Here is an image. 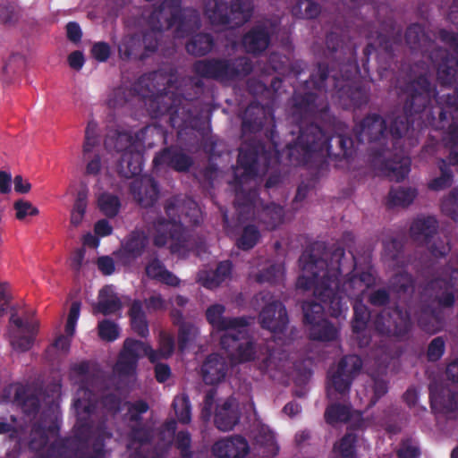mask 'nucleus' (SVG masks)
<instances>
[{"label": "nucleus", "instance_id": "nucleus-46", "mask_svg": "<svg viewBox=\"0 0 458 458\" xmlns=\"http://www.w3.org/2000/svg\"><path fill=\"white\" fill-rule=\"evenodd\" d=\"M321 13V5L313 0H296L291 7V13L296 19L313 20Z\"/></svg>", "mask_w": 458, "mask_h": 458}, {"label": "nucleus", "instance_id": "nucleus-37", "mask_svg": "<svg viewBox=\"0 0 458 458\" xmlns=\"http://www.w3.org/2000/svg\"><path fill=\"white\" fill-rule=\"evenodd\" d=\"M128 317L132 331L141 338L149 335L148 321L140 300H133L128 310Z\"/></svg>", "mask_w": 458, "mask_h": 458}, {"label": "nucleus", "instance_id": "nucleus-45", "mask_svg": "<svg viewBox=\"0 0 458 458\" xmlns=\"http://www.w3.org/2000/svg\"><path fill=\"white\" fill-rule=\"evenodd\" d=\"M118 54L123 60H129L131 57H140L141 55V37L138 34H129L122 38L117 45Z\"/></svg>", "mask_w": 458, "mask_h": 458}, {"label": "nucleus", "instance_id": "nucleus-16", "mask_svg": "<svg viewBox=\"0 0 458 458\" xmlns=\"http://www.w3.org/2000/svg\"><path fill=\"white\" fill-rule=\"evenodd\" d=\"M438 222L431 216L417 217L410 227L411 238L421 246H426L430 254L438 259L445 257L451 250L448 242L435 236L437 233Z\"/></svg>", "mask_w": 458, "mask_h": 458}, {"label": "nucleus", "instance_id": "nucleus-26", "mask_svg": "<svg viewBox=\"0 0 458 458\" xmlns=\"http://www.w3.org/2000/svg\"><path fill=\"white\" fill-rule=\"evenodd\" d=\"M192 158L177 147H167L157 153L153 158V166H167L177 172H187L192 165Z\"/></svg>", "mask_w": 458, "mask_h": 458}, {"label": "nucleus", "instance_id": "nucleus-6", "mask_svg": "<svg viewBox=\"0 0 458 458\" xmlns=\"http://www.w3.org/2000/svg\"><path fill=\"white\" fill-rule=\"evenodd\" d=\"M448 20L458 27V0H453ZM405 42L412 53L420 54L437 69V78L441 86H452L458 81V33L441 30V41L452 47L455 54L437 47L419 23L411 24L405 31Z\"/></svg>", "mask_w": 458, "mask_h": 458}, {"label": "nucleus", "instance_id": "nucleus-28", "mask_svg": "<svg viewBox=\"0 0 458 458\" xmlns=\"http://www.w3.org/2000/svg\"><path fill=\"white\" fill-rule=\"evenodd\" d=\"M225 308L222 304H213L206 310L207 321L217 331L236 330L246 328L250 325L247 317H224Z\"/></svg>", "mask_w": 458, "mask_h": 458}, {"label": "nucleus", "instance_id": "nucleus-54", "mask_svg": "<svg viewBox=\"0 0 458 458\" xmlns=\"http://www.w3.org/2000/svg\"><path fill=\"white\" fill-rule=\"evenodd\" d=\"M98 205L100 211L106 216L113 218L117 216L120 210L121 201L118 196L109 192H104L98 197Z\"/></svg>", "mask_w": 458, "mask_h": 458}, {"label": "nucleus", "instance_id": "nucleus-36", "mask_svg": "<svg viewBox=\"0 0 458 458\" xmlns=\"http://www.w3.org/2000/svg\"><path fill=\"white\" fill-rule=\"evenodd\" d=\"M174 337L165 331L159 333L158 349L154 350L149 344L143 343L144 355L147 356L151 363H156L159 360L170 358L174 352Z\"/></svg>", "mask_w": 458, "mask_h": 458}, {"label": "nucleus", "instance_id": "nucleus-57", "mask_svg": "<svg viewBox=\"0 0 458 458\" xmlns=\"http://www.w3.org/2000/svg\"><path fill=\"white\" fill-rule=\"evenodd\" d=\"M378 48L387 58L393 59L394 52L402 46V35L396 33L394 35L379 34L377 37Z\"/></svg>", "mask_w": 458, "mask_h": 458}, {"label": "nucleus", "instance_id": "nucleus-34", "mask_svg": "<svg viewBox=\"0 0 458 458\" xmlns=\"http://www.w3.org/2000/svg\"><path fill=\"white\" fill-rule=\"evenodd\" d=\"M59 432V427L55 423H52L48 427H44L41 422L33 425L30 433V448L36 453L35 457L39 454L46 453V447L49 442V435L56 436Z\"/></svg>", "mask_w": 458, "mask_h": 458}, {"label": "nucleus", "instance_id": "nucleus-1", "mask_svg": "<svg viewBox=\"0 0 458 458\" xmlns=\"http://www.w3.org/2000/svg\"><path fill=\"white\" fill-rule=\"evenodd\" d=\"M291 117L299 127V136L284 151L291 165L310 168L321 165L326 157L348 159L354 151L352 137L343 133L328 135L317 123H331L334 117L329 112L327 98L314 92H294L292 98Z\"/></svg>", "mask_w": 458, "mask_h": 458}, {"label": "nucleus", "instance_id": "nucleus-25", "mask_svg": "<svg viewBox=\"0 0 458 458\" xmlns=\"http://www.w3.org/2000/svg\"><path fill=\"white\" fill-rule=\"evenodd\" d=\"M143 342L127 338L119 354L114 370L121 376H131L136 371L139 359L144 355Z\"/></svg>", "mask_w": 458, "mask_h": 458}, {"label": "nucleus", "instance_id": "nucleus-23", "mask_svg": "<svg viewBox=\"0 0 458 458\" xmlns=\"http://www.w3.org/2000/svg\"><path fill=\"white\" fill-rule=\"evenodd\" d=\"M148 243V236L144 231L134 230L124 239L121 249L114 253L115 257L123 265L130 266L143 255Z\"/></svg>", "mask_w": 458, "mask_h": 458}, {"label": "nucleus", "instance_id": "nucleus-59", "mask_svg": "<svg viewBox=\"0 0 458 458\" xmlns=\"http://www.w3.org/2000/svg\"><path fill=\"white\" fill-rule=\"evenodd\" d=\"M124 405L127 408L126 416L130 424L142 422V414L149 410V404L142 399L134 402L127 401Z\"/></svg>", "mask_w": 458, "mask_h": 458}, {"label": "nucleus", "instance_id": "nucleus-33", "mask_svg": "<svg viewBox=\"0 0 458 458\" xmlns=\"http://www.w3.org/2000/svg\"><path fill=\"white\" fill-rule=\"evenodd\" d=\"M143 153L138 148L121 154L116 164V172L121 177L133 178L142 171Z\"/></svg>", "mask_w": 458, "mask_h": 458}, {"label": "nucleus", "instance_id": "nucleus-2", "mask_svg": "<svg viewBox=\"0 0 458 458\" xmlns=\"http://www.w3.org/2000/svg\"><path fill=\"white\" fill-rule=\"evenodd\" d=\"M266 125L267 128L265 136L268 140L267 143L250 139L239 148L237 165L242 172L241 174H235L237 183H242L243 180L254 179L259 175H265L269 172L265 182L267 189L276 187L282 182L275 116L270 107L256 101L251 102L242 116V133L243 135L257 133Z\"/></svg>", "mask_w": 458, "mask_h": 458}, {"label": "nucleus", "instance_id": "nucleus-44", "mask_svg": "<svg viewBox=\"0 0 458 458\" xmlns=\"http://www.w3.org/2000/svg\"><path fill=\"white\" fill-rule=\"evenodd\" d=\"M14 402L21 408L27 416L35 417L40 408L39 398L33 394H29L23 386L17 387L14 394Z\"/></svg>", "mask_w": 458, "mask_h": 458}, {"label": "nucleus", "instance_id": "nucleus-64", "mask_svg": "<svg viewBox=\"0 0 458 458\" xmlns=\"http://www.w3.org/2000/svg\"><path fill=\"white\" fill-rule=\"evenodd\" d=\"M441 209L445 216L458 221V189L450 191L448 197L442 201Z\"/></svg>", "mask_w": 458, "mask_h": 458}, {"label": "nucleus", "instance_id": "nucleus-56", "mask_svg": "<svg viewBox=\"0 0 458 458\" xmlns=\"http://www.w3.org/2000/svg\"><path fill=\"white\" fill-rule=\"evenodd\" d=\"M439 169L440 176L432 179L428 184V189L435 191L449 188L453 182V172L445 159H441Z\"/></svg>", "mask_w": 458, "mask_h": 458}, {"label": "nucleus", "instance_id": "nucleus-42", "mask_svg": "<svg viewBox=\"0 0 458 458\" xmlns=\"http://www.w3.org/2000/svg\"><path fill=\"white\" fill-rule=\"evenodd\" d=\"M239 169H241L238 165L237 168L233 172V180L230 182V183L234 184L235 186V199H234V206L236 209L238 210L240 215L244 214H250L253 212L254 209V202L256 199V191H250L248 192H245L242 191V184L247 181L243 180L242 183H237L235 182V174H238Z\"/></svg>", "mask_w": 458, "mask_h": 458}, {"label": "nucleus", "instance_id": "nucleus-19", "mask_svg": "<svg viewBox=\"0 0 458 458\" xmlns=\"http://www.w3.org/2000/svg\"><path fill=\"white\" fill-rule=\"evenodd\" d=\"M362 368V360L356 354L344 356L338 362L336 369L328 377L327 395L332 397V390L335 393L348 394L353 379Z\"/></svg>", "mask_w": 458, "mask_h": 458}, {"label": "nucleus", "instance_id": "nucleus-58", "mask_svg": "<svg viewBox=\"0 0 458 458\" xmlns=\"http://www.w3.org/2000/svg\"><path fill=\"white\" fill-rule=\"evenodd\" d=\"M369 319L368 308L361 302L356 301L353 305V318L352 320V330L355 334L363 332Z\"/></svg>", "mask_w": 458, "mask_h": 458}, {"label": "nucleus", "instance_id": "nucleus-40", "mask_svg": "<svg viewBox=\"0 0 458 458\" xmlns=\"http://www.w3.org/2000/svg\"><path fill=\"white\" fill-rule=\"evenodd\" d=\"M429 403L431 408L437 409L439 407L445 414H458V393L448 390L445 394L443 392H438L432 386L429 387Z\"/></svg>", "mask_w": 458, "mask_h": 458}, {"label": "nucleus", "instance_id": "nucleus-30", "mask_svg": "<svg viewBox=\"0 0 458 458\" xmlns=\"http://www.w3.org/2000/svg\"><path fill=\"white\" fill-rule=\"evenodd\" d=\"M249 451L247 440L240 435L222 438L212 446V454L217 458H244Z\"/></svg>", "mask_w": 458, "mask_h": 458}, {"label": "nucleus", "instance_id": "nucleus-53", "mask_svg": "<svg viewBox=\"0 0 458 458\" xmlns=\"http://www.w3.org/2000/svg\"><path fill=\"white\" fill-rule=\"evenodd\" d=\"M284 275V267L282 264L273 263L264 267L256 275V281L259 284H270L279 283Z\"/></svg>", "mask_w": 458, "mask_h": 458}, {"label": "nucleus", "instance_id": "nucleus-60", "mask_svg": "<svg viewBox=\"0 0 458 458\" xmlns=\"http://www.w3.org/2000/svg\"><path fill=\"white\" fill-rule=\"evenodd\" d=\"M105 294L106 289H102L99 292V301L95 310L106 316L120 310L122 308L121 300L116 295L106 299Z\"/></svg>", "mask_w": 458, "mask_h": 458}, {"label": "nucleus", "instance_id": "nucleus-5", "mask_svg": "<svg viewBox=\"0 0 458 458\" xmlns=\"http://www.w3.org/2000/svg\"><path fill=\"white\" fill-rule=\"evenodd\" d=\"M73 407L78 416L73 436L55 439L46 448V453L37 458H106V441L113 434L105 421L94 427L91 416L96 412L97 404L77 399Z\"/></svg>", "mask_w": 458, "mask_h": 458}, {"label": "nucleus", "instance_id": "nucleus-7", "mask_svg": "<svg viewBox=\"0 0 458 458\" xmlns=\"http://www.w3.org/2000/svg\"><path fill=\"white\" fill-rule=\"evenodd\" d=\"M359 143L368 141L369 157L374 169L390 181L401 182L411 171V158L402 151L393 153L386 120L377 114H369L353 128Z\"/></svg>", "mask_w": 458, "mask_h": 458}, {"label": "nucleus", "instance_id": "nucleus-15", "mask_svg": "<svg viewBox=\"0 0 458 458\" xmlns=\"http://www.w3.org/2000/svg\"><path fill=\"white\" fill-rule=\"evenodd\" d=\"M303 324L309 337L314 341L331 342L338 337L339 331L324 317L326 306L315 301H304L302 304Z\"/></svg>", "mask_w": 458, "mask_h": 458}, {"label": "nucleus", "instance_id": "nucleus-18", "mask_svg": "<svg viewBox=\"0 0 458 458\" xmlns=\"http://www.w3.org/2000/svg\"><path fill=\"white\" fill-rule=\"evenodd\" d=\"M373 324L379 335L397 338L407 336L412 326L410 313L399 306L381 310Z\"/></svg>", "mask_w": 458, "mask_h": 458}, {"label": "nucleus", "instance_id": "nucleus-62", "mask_svg": "<svg viewBox=\"0 0 458 458\" xmlns=\"http://www.w3.org/2000/svg\"><path fill=\"white\" fill-rule=\"evenodd\" d=\"M198 335V328L194 324L182 323L178 327V350L183 352L191 342H192Z\"/></svg>", "mask_w": 458, "mask_h": 458}, {"label": "nucleus", "instance_id": "nucleus-55", "mask_svg": "<svg viewBox=\"0 0 458 458\" xmlns=\"http://www.w3.org/2000/svg\"><path fill=\"white\" fill-rule=\"evenodd\" d=\"M172 406L180 423L188 424L191 422V405L187 394L176 395Z\"/></svg>", "mask_w": 458, "mask_h": 458}, {"label": "nucleus", "instance_id": "nucleus-31", "mask_svg": "<svg viewBox=\"0 0 458 458\" xmlns=\"http://www.w3.org/2000/svg\"><path fill=\"white\" fill-rule=\"evenodd\" d=\"M240 418L238 403L234 398H227L222 404L216 406L214 423L219 430L229 431L239 423Z\"/></svg>", "mask_w": 458, "mask_h": 458}, {"label": "nucleus", "instance_id": "nucleus-9", "mask_svg": "<svg viewBox=\"0 0 458 458\" xmlns=\"http://www.w3.org/2000/svg\"><path fill=\"white\" fill-rule=\"evenodd\" d=\"M401 92L405 97L403 113L391 120L388 135L393 153L402 151L404 156H407L400 140L412 129L413 115L424 111L431 103L435 96V87L427 74H420L406 82L401 88Z\"/></svg>", "mask_w": 458, "mask_h": 458}, {"label": "nucleus", "instance_id": "nucleus-10", "mask_svg": "<svg viewBox=\"0 0 458 458\" xmlns=\"http://www.w3.org/2000/svg\"><path fill=\"white\" fill-rule=\"evenodd\" d=\"M236 329L237 332L225 333L220 338V346L227 353L233 363H244L256 360L259 370L262 374H269L274 377L273 372L281 371L283 369L282 360L276 357L273 350L267 346H262L257 349L255 343L247 337L246 332Z\"/></svg>", "mask_w": 458, "mask_h": 458}, {"label": "nucleus", "instance_id": "nucleus-21", "mask_svg": "<svg viewBox=\"0 0 458 458\" xmlns=\"http://www.w3.org/2000/svg\"><path fill=\"white\" fill-rule=\"evenodd\" d=\"M259 296L262 301H267L259 314L260 327L275 334L284 333L289 324L285 306L270 293H261Z\"/></svg>", "mask_w": 458, "mask_h": 458}, {"label": "nucleus", "instance_id": "nucleus-47", "mask_svg": "<svg viewBox=\"0 0 458 458\" xmlns=\"http://www.w3.org/2000/svg\"><path fill=\"white\" fill-rule=\"evenodd\" d=\"M417 196V190L411 187L391 188L387 197V206L393 207H408L412 203Z\"/></svg>", "mask_w": 458, "mask_h": 458}, {"label": "nucleus", "instance_id": "nucleus-52", "mask_svg": "<svg viewBox=\"0 0 458 458\" xmlns=\"http://www.w3.org/2000/svg\"><path fill=\"white\" fill-rule=\"evenodd\" d=\"M325 420L330 425L338 422H347L351 419V408L349 405L332 403L325 411Z\"/></svg>", "mask_w": 458, "mask_h": 458}, {"label": "nucleus", "instance_id": "nucleus-38", "mask_svg": "<svg viewBox=\"0 0 458 458\" xmlns=\"http://www.w3.org/2000/svg\"><path fill=\"white\" fill-rule=\"evenodd\" d=\"M175 37L185 38L197 31L201 26L199 12L193 8L181 7L180 18L176 21Z\"/></svg>", "mask_w": 458, "mask_h": 458}, {"label": "nucleus", "instance_id": "nucleus-11", "mask_svg": "<svg viewBox=\"0 0 458 458\" xmlns=\"http://www.w3.org/2000/svg\"><path fill=\"white\" fill-rule=\"evenodd\" d=\"M186 207L194 213H198L197 204L193 200L173 196L165 201L164 209L167 218L157 216L152 222L154 246L163 248L169 240H172L174 242L170 246L171 252L174 253L178 250L179 243L183 240L184 227L182 214Z\"/></svg>", "mask_w": 458, "mask_h": 458}, {"label": "nucleus", "instance_id": "nucleus-12", "mask_svg": "<svg viewBox=\"0 0 458 458\" xmlns=\"http://www.w3.org/2000/svg\"><path fill=\"white\" fill-rule=\"evenodd\" d=\"M191 70L199 78L230 83L248 77L253 71V63L245 55L208 57L195 61Z\"/></svg>", "mask_w": 458, "mask_h": 458}, {"label": "nucleus", "instance_id": "nucleus-14", "mask_svg": "<svg viewBox=\"0 0 458 458\" xmlns=\"http://www.w3.org/2000/svg\"><path fill=\"white\" fill-rule=\"evenodd\" d=\"M351 257L347 259L345 254L342 259L344 268L341 270L337 276V293L345 303L348 310L346 299H356L360 297L363 293L375 284V277L369 271H362L359 274L354 273L356 268V259L352 252L350 251Z\"/></svg>", "mask_w": 458, "mask_h": 458}, {"label": "nucleus", "instance_id": "nucleus-3", "mask_svg": "<svg viewBox=\"0 0 458 458\" xmlns=\"http://www.w3.org/2000/svg\"><path fill=\"white\" fill-rule=\"evenodd\" d=\"M326 47L332 60V66L326 63L318 64V71L306 81L307 87L321 90L326 88L327 80L331 77L335 89L333 98L343 109L360 108L368 104L369 89L360 81H353L360 74L356 59V48L344 44L341 36L329 32L326 37Z\"/></svg>", "mask_w": 458, "mask_h": 458}, {"label": "nucleus", "instance_id": "nucleus-17", "mask_svg": "<svg viewBox=\"0 0 458 458\" xmlns=\"http://www.w3.org/2000/svg\"><path fill=\"white\" fill-rule=\"evenodd\" d=\"M458 276V270L452 272L451 278L446 280L443 277L430 279L420 285V298L427 303L437 304V309L444 311L451 309L455 304L456 284L453 281Z\"/></svg>", "mask_w": 458, "mask_h": 458}, {"label": "nucleus", "instance_id": "nucleus-13", "mask_svg": "<svg viewBox=\"0 0 458 458\" xmlns=\"http://www.w3.org/2000/svg\"><path fill=\"white\" fill-rule=\"evenodd\" d=\"M205 15L213 25L238 28L250 21L253 13L251 0H232L228 5L223 0H207Z\"/></svg>", "mask_w": 458, "mask_h": 458}, {"label": "nucleus", "instance_id": "nucleus-51", "mask_svg": "<svg viewBox=\"0 0 458 458\" xmlns=\"http://www.w3.org/2000/svg\"><path fill=\"white\" fill-rule=\"evenodd\" d=\"M128 438L131 443L142 445L151 442L153 432L151 428L143 421L131 423L129 424Z\"/></svg>", "mask_w": 458, "mask_h": 458}, {"label": "nucleus", "instance_id": "nucleus-50", "mask_svg": "<svg viewBox=\"0 0 458 458\" xmlns=\"http://www.w3.org/2000/svg\"><path fill=\"white\" fill-rule=\"evenodd\" d=\"M260 237V232L255 225H247L237 238L236 246L242 250H250L257 245Z\"/></svg>", "mask_w": 458, "mask_h": 458}, {"label": "nucleus", "instance_id": "nucleus-63", "mask_svg": "<svg viewBox=\"0 0 458 458\" xmlns=\"http://www.w3.org/2000/svg\"><path fill=\"white\" fill-rule=\"evenodd\" d=\"M191 435L187 430H180L174 437V446L179 450L182 458H192Z\"/></svg>", "mask_w": 458, "mask_h": 458}, {"label": "nucleus", "instance_id": "nucleus-39", "mask_svg": "<svg viewBox=\"0 0 458 458\" xmlns=\"http://www.w3.org/2000/svg\"><path fill=\"white\" fill-rule=\"evenodd\" d=\"M38 322L33 320H27L25 324V330L23 331L26 335H21L20 331H13L10 333V344L15 351L27 352L29 351L34 343L36 335L38 329Z\"/></svg>", "mask_w": 458, "mask_h": 458}, {"label": "nucleus", "instance_id": "nucleus-4", "mask_svg": "<svg viewBox=\"0 0 458 458\" xmlns=\"http://www.w3.org/2000/svg\"><path fill=\"white\" fill-rule=\"evenodd\" d=\"M344 255V249L339 245L334 244L327 250L324 242H317L300 258L304 274L298 277L297 287L312 289L314 296L328 306V312L333 318L341 317L346 310L336 291L337 276L344 268L342 262Z\"/></svg>", "mask_w": 458, "mask_h": 458}, {"label": "nucleus", "instance_id": "nucleus-48", "mask_svg": "<svg viewBox=\"0 0 458 458\" xmlns=\"http://www.w3.org/2000/svg\"><path fill=\"white\" fill-rule=\"evenodd\" d=\"M233 265L230 260H224L217 264L216 269L208 274L203 279V286L213 289L219 286L232 273Z\"/></svg>", "mask_w": 458, "mask_h": 458}, {"label": "nucleus", "instance_id": "nucleus-22", "mask_svg": "<svg viewBox=\"0 0 458 458\" xmlns=\"http://www.w3.org/2000/svg\"><path fill=\"white\" fill-rule=\"evenodd\" d=\"M181 5L182 0H164L148 15V27L163 30L174 27L180 18Z\"/></svg>", "mask_w": 458, "mask_h": 458}, {"label": "nucleus", "instance_id": "nucleus-32", "mask_svg": "<svg viewBox=\"0 0 458 458\" xmlns=\"http://www.w3.org/2000/svg\"><path fill=\"white\" fill-rule=\"evenodd\" d=\"M228 372V363L217 353L209 354L201 366L203 381L207 385H216L222 382Z\"/></svg>", "mask_w": 458, "mask_h": 458}, {"label": "nucleus", "instance_id": "nucleus-43", "mask_svg": "<svg viewBox=\"0 0 458 458\" xmlns=\"http://www.w3.org/2000/svg\"><path fill=\"white\" fill-rule=\"evenodd\" d=\"M215 47V40L209 33H197L186 43V51L194 56H204L209 54Z\"/></svg>", "mask_w": 458, "mask_h": 458}, {"label": "nucleus", "instance_id": "nucleus-61", "mask_svg": "<svg viewBox=\"0 0 458 458\" xmlns=\"http://www.w3.org/2000/svg\"><path fill=\"white\" fill-rule=\"evenodd\" d=\"M256 441L265 447V455L274 457L278 454L279 447L276 444L275 435L271 430L262 428L257 435Z\"/></svg>", "mask_w": 458, "mask_h": 458}, {"label": "nucleus", "instance_id": "nucleus-8", "mask_svg": "<svg viewBox=\"0 0 458 458\" xmlns=\"http://www.w3.org/2000/svg\"><path fill=\"white\" fill-rule=\"evenodd\" d=\"M152 118L169 116V124L179 132L204 128L203 109L199 98H189L176 91H165L154 95L145 102Z\"/></svg>", "mask_w": 458, "mask_h": 458}, {"label": "nucleus", "instance_id": "nucleus-27", "mask_svg": "<svg viewBox=\"0 0 458 458\" xmlns=\"http://www.w3.org/2000/svg\"><path fill=\"white\" fill-rule=\"evenodd\" d=\"M418 327L425 333L435 335L441 332L445 326V312L441 309L421 300L417 313Z\"/></svg>", "mask_w": 458, "mask_h": 458}, {"label": "nucleus", "instance_id": "nucleus-29", "mask_svg": "<svg viewBox=\"0 0 458 458\" xmlns=\"http://www.w3.org/2000/svg\"><path fill=\"white\" fill-rule=\"evenodd\" d=\"M271 42V33L265 23L252 26L242 37V43L245 51L259 55L266 51Z\"/></svg>", "mask_w": 458, "mask_h": 458}, {"label": "nucleus", "instance_id": "nucleus-24", "mask_svg": "<svg viewBox=\"0 0 458 458\" xmlns=\"http://www.w3.org/2000/svg\"><path fill=\"white\" fill-rule=\"evenodd\" d=\"M129 190L133 199L144 208L153 207L159 196L158 183L149 175L135 178L130 183Z\"/></svg>", "mask_w": 458, "mask_h": 458}, {"label": "nucleus", "instance_id": "nucleus-41", "mask_svg": "<svg viewBox=\"0 0 458 458\" xmlns=\"http://www.w3.org/2000/svg\"><path fill=\"white\" fill-rule=\"evenodd\" d=\"M257 220L266 230H276L284 223V209L280 205L270 203L259 211Z\"/></svg>", "mask_w": 458, "mask_h": 458}, {"label": "nucleus", "instance_id": "nucleus-35", "mask_svg": "<svg viewBox=\"0 0 458 458\" xmlns=\"http://www.w3.org/2000/svg\"><path fill=\"white\" fill-rule=\"evenodd\" d=\"M106 150L123 154L138 148L135 137L129 131H110L104 140Z\"/></svg>", "mask_w": 458, "mask_h": 458}, {"label": "nucleus", "instance_id": "nucleus-20", "mask_svg": "<svg viewBox=\"0 0 458 458\" xmlns=\"http://www.w3.org/2000/svg\"><path fill=\"white\" fill-rule=\"evenodd\" d=\"M458 81L452 86H443L442 93L435 90V98L438 107L440 123L451 120L448 126L450 142H458Z\"/></svg>", "mask_w": 458, "mask_h": 458}, {"label": "nucleus", "instance_id": "nucleus-49", "mask_svg": "<svg viewBox=\"0 0 458 458\" xmlns=\"http://www.w3.org/2000/svg\"><path fill=\"white\" fill-rule=\"evenodd\" d=\"M163 30L151 27L144 31L141 38V46H144V53L140 55V59L143 60L157 51L163 37Z\"/></svg>", "mask_w": 458, "mask_h": 458}]
</instances>
